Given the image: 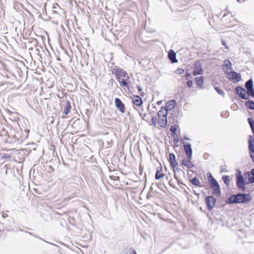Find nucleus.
Here are the masks:
<instances>
[{
  "mask_svg": "<svg viewBox=\"0 0 254 254\" xmlns=\"http://www.w3.org/2000/svg\"><path fill=\"white\" fill-rule=\"evenodd\" d=\"M252 199V196L249 193H238L232 194L226 200V203L228 204H234L238 203L248 204Z\"/></svg>",
  "mask_w": 254,
  "mask_h": 254,
  "instance_id": "f257e3e1",
  "label": "nucleus"
},
{
  "mask_svg": "<svg viewBox=\"0 0 254 254\" xmlns=\"http://www.w3.org/2000/svg\"><path fill=\"white\" fill-rule=\"evenodd\" d=\"M247 121L253 134V136L252 135L249 136L248 143L250 156L254 163V121L252 118L250 117L248 118Z\"/></svg>",
  "mask_w": 254,
  "mask_h": 254,
  "instance_id": "f03ea898",
  "label": "nucleus"
},
{
  "mask_svg": "<svg viewBox=\"0 0 254 254\" xmlns=\"http://www.w3.org/2000/svg\"><path fill=\"white\" fill-rule=\"evenodd\" d=\"M208 181L213 191V194L216 196H220L221 191L220 185L217 180L213 177L212 174L208 172L206 174Z\"/></svg>",
  "mask_w": 254,
  "mask_h": 254,
  "instance_id": "7ed1b4c3",
  "label": "nucleus"
},
{
  "mask_svg": "<svg viewBox=\"0 0 254 254\" xmlns=\"http://www.w3.org/2000/svg\"><path fill=\"white\" fill-rule=\"evenodd\" d=\"M236 186L238 190L243 191L246 190V187L243 186L244 183V178L242 175V172L240 170L237 169L236 173Z\"/></svg>",
  "mask_w": 254,
  "mask_h": 254,
  "instance_id": "20e7f679",
  "label": "nucleus"
},
{
  "mask_svg": "<svg viewBox=\"0 0 254 254\" xmlns=\"http://www.w3.org/2000/svg\"><path fill=\"white\" fill-rule=\"evenodd\" d=\"M112 73L115 74L117 79L120 81V79L121 77L124 78L127 77L128 79V76L127 72L123 68H121L119 66H116L114 67Z\"/></svg>",
  "mask_w": 254,
  "mask_h": 254,
  "instance_id": "39448f33",
  "label": "nucleus"
},
{
  "mask_svg": "<svg viewBox=\"0 0 254 254\" xmlns=\"http://www.w3.org/2000/svg\"><path fill=\"white\" fill-rule=\"evenodd\" d=\"M226 74L229 76L228 77L230 81H233L235 82H238L242 79L241 74L234 70L229 71H224Z\"/></svg>",
  "mask_w": 254,
  "mask_h": 254,
  "instance_id": "423d86ee",
  "label": "nucleus"
},
{
  "mask_svg": "<svg viewBox=\"0 0 254 254\" xmlns=\"http://www.w3.org/2000/svg\"><path fill=\"white\" fill-rule=\"evenodd\" d=\"M207 209L211 211L214 208L216 202V199L212 195L206 196L205 198Z\"/></svg>",
  "mask_w": 254,
  "mask_h": 254,
  "instance_id": "0eeeda50",
  "label": "nucleus"
},
{
  "mask_svg": "<svg viewBox=\"0 0 254 254\" xmlns=\"http://www.w3.org/2000/svg\"><path fill=\"white\" fill-rule=\"evenodd\" d=\"M183 147L185 152V154L187 157H192V150L191 148V145L189 142L183 141Z\"/></svg>",
  "mask_w": 254,
  "mask_h": 254,
  "instance_id": "6e6552de",
  "label": "nucleus"
},
{
  "mask_svg": "<svg viewBox=\"0 0 254 254\" xmlns=\"http://www.w3.org/2000/svg\"><path fill=\"white\" fill-rule=\"evenodd\" d=\"M236 92L239 97L241 99L247 100L249 99V96L246 95V90L241 86H238L236 88Z\"/></svg>",
  "mask_w": 254,
  "mask_h": 254,
  "instance_id": "1a4fd4ad",
  "label": "nucleus"
},
{
  "mask_svg": "<svg viewBox=\"0 0 254 254\" xmlns=\"http://www.w3.org/2000/svg\"><path fill=\"white\" fill-rule=\"evenodd\" d=\"M203 73V69L201 67V64L199 61H197L194 64V70L192 72V74L194 76L197 75L202 74Z\"/></svg>",
  "mask_w": 254,
  "mask_h": 254,
  "instance_id": "9d476101",
  "label": "nucleus"
},
{
  "mask_svg": "<svg viewBox=\"0 0 254 254\" xmlns=\"http://www.w3.org/2000/svg\"><path fill=\"white\" fill-rule=\"evenodd\" d=\"M251 171L250 172H246L244 174V176L246 179H248V181H245L244 180V183L243 184V186L244 187H246V185H248L249 184H253L254 183V178L252 176Z\"/></svg>",
  "mask_w": 254,
  "mask_h": 254,
  "instance_id": "9b49d317",
  "label": "nucleus"
},
{
  "mask_svg": "<svg viewBox=\"0 0 254 254\" xmlns=\"http://www.w3.org/2000/svg\"><path fill=\"white\" fill-rule=\"evenodd\" d=\"M115 104L116 107L122 113L125 112V107L122 100L119 98H116L115 99Z\"/></svg>",
  "mask_w": 254,
  "mask_h": 254,
  "instance_id": "f8f14e48",
  "label": "nucleus"
},
{
  "mask_svg": "<svg viewBox=\"0 0 254 254\" xmlns=\"http://www.w3.org/2000/svg\"><path fill=\"white\" fill-rule=\"evenodd\" d=\"M173 168L174 173V176L175 179L178 181L179 184H181L184 185V184L182 182L181 178L179 177V176H178V174H180L181 172H182L184 174H185L184 172L182 169H181L180 168L177 166Z\"/></svg>",
  "mask_w": 254,
  "mask_h": 254,
  "instance_id": "ddd939ff",
  "label": "nucleus"
},
{
  "mask_svg": "<svg viewBox=\"0 0 254 254\" xmlns=\"http://www.w3.org/2000/svg\"><path fill=\"white\" fill-rule=\"evenodd\" d=\"M177 104V102L175 99H172L168 101L165 105V106L164 107L166 110H167L168 112L169 111L172 110L174 108L175 106Z\"/></svg>",
  "mask_w": 254,
  "mask_h": 254,
  "instance_id": "4468645a",
  "label": "nucleus"
},
{
  "mask_svg": "<svg viewBox=\"0 0 254 254\" xmlns=\"http://www.w3.org/2000/svg\"><path fill=\"white\" fill-rule=\"evenodd\" d=\"M169 162L170 164L171 167L172 168H174L178 166V163L176 160V156L173 153L169 154Z\"/></svg>",
  "mask_w": 254,
  "mask_h": 254,
  "instance_id": "2eb2a0df",
  "label": "nucleus"
},
{
  "mask_svg": "<svg viewBox=\"0 0 254 254\" xmlns=\"http://www.w3.org/2000/svg\"><path fill=\"white\" fill-rule=\"evenodd\" d=\"M168 58L172 64L178 62V60L176 58V53L173 50L171 49L169 51Z\"/></svg>",
  "mask_w": 254,
  "mask_h": 254,
  "instance_id": "dca6fc26",
  "label": "nucleus"
},
{
  "mask_svg": "<svg viewBox=\"0 0 254 254\" xmlns=\"http://www.w3.org/2000/svg\"><path fill=\"white\" fill-rule=\"evenodd\" d=\"M192 159V157H187V159L184 158L182 160V164L186 167H187L188 168H191L194 166V164L191 162V160Z\"/></svg>",
  "mask_w": 254,
  "mask_h": 254,
  "instance_id": "f3484780",
  "label": "nucleus"
},
{
  "mask_svg": "<svg viewBox=\"0 0 254 254\" xmlns=\"http://www.w3.org/2000/svg\"><path fill=\"white\" fill-rule=\"evenodd\" d=\"M70 109H71L70 102L69 101L67 100L65 102V106H64L63 114L64 115V116L67 115L70 112ZM62 118H65V116H62Z\"/></svg>",
  "mask_w": 254,
  "mask_h": 254,
  "instance_id": "a211bd4d",
  "label": "nucleus"
},
{
  "mask_svg": "<svg viewBox=\"0 0 254 254\" xmlns=\"http://www.w3.org/2000/svg\"><path fill=\"white\" fill-rule=\"evenodd\" d=\"M132 102L137 106H140L143 104L142 98L138 95H134L132 98Z\"/></svg>",
  "mask_w": 254,
  "mask_h": 254,
  "instance_id": "6ab92c4d",
  "label": "nucleus"
},
{
  "mask_svg": "<svg viewBox=\"0 0 254 254\" xmlns=\"http://www.w3.org/2000/svg\"><path fill=\"white\" fill-rule=\"evenodd\" d=\"M158 124L161 127H165L167 126V117H158Z\"/></svg>",
  "mask_w": 254,
  "mask_h": 254,
  "instance_id": "aec40b11",
  "label": "nucleus"
},
{
  "mask_svg": "<svg viewBox=\"0 0 254 254\" xmlns=\"http://www.w3.org/2000/svg\"><path fill=\"white\" fill-rule=\"evenodd\" d=\"M195 81L197 85L201 88H203L204 83V77L202 76L196 77L195 78Z\"/></svg>",
  "mask_w": 254,
  "mask_h": 254,
  "instance_id": "412c9836",
  "label": "nucleus"
},
{
  "mask_svg": "<svg viewBox=\"0 0 254 254\" xmlns=\"http://www.w3.org/2000/svg\"><path fill=\"white\" fill-rule=\"evenodd\" d=\"M245 88H246L247 91L254 88L253 85V80L252 78H250L248 80H247L245 84Z\"/></svg>",
  "mask_w": 254,
  "mask_h": 254,
  "instance_id": "4be33fe9",
  "label": "nucleus"
},
{
  "mask_svg": "<svg viewBox=\"0 0 254 254\" xmlns=\"http://www.w3.org/2000/svg\"><path fill=\"white\" fill-rule=\"evenodd\" d=\"M168 112L166 110L164 106L162 107L158 112V117H167Z\"/></svg>",
  "mask_w": 254,
  "mask_h": 254,
  "instance_id": "5701e85b",
  "label": "nucleus"
},
{
  "mask_svg": "<svg viewBox=\"0 0 254 254\" xmlns=\"http://www.w3.org/2000/svg\"><path fill=\"white\" fill-rule=\"evenodd\" d=\"M245 105L248 108L254 110V101L252 100H249L245 102Z\"/></svg>",
  "mask_w": 254,
  "mask_h": 254,
  "instance_id": "b1692460",
  "label": "nucleus"
},
{
  "mask_svg": "<svg viewBox=\"0 0 254 254\" xmlns=\"http://www.w3.org/2000/svg\"><path fill=\"white\" fill-rule=\"evenodd\" d=\"M223 66V67H226L227 70L232 69V63L228 59H226L224 61Z\"/></svg>",
  "mask_w": 254,
  "mask_h": 254,
  "instance_id": "393cba45",
  "label": "nucleus"
},
{
  "mask_svg": "<svg viewBox=\"0 0 254 254\" xmlns=\"http://www.w3.org/2000/svg\"><path fill=\"white\" fill-rule=\"evenodd\" d=\"M190 183L194 186L197 187H201V186L200 185V181L199 179L196 177H193L191 180Z\"/></svg>",
  "mask_w": 254,
  "mask_h": 254,
  "instance_id": "a878e982",
  "label": "nucleus"
},
{
  "mask_svg": "<svg viewBox=\"0 0 254 254\" xmlns=\"http://www.w3.org/2000/svg\"><path fill=\"white\" fill-rule=\"evenodd\" d=\"M164 176V174L162 172V169L160 170H157L155 174V179L160 180Z\"/></svg>",
  "mask_w": 254,
  "mask_h": 254,
  "instance_id": "bb28decb",
  "label": "nucleus"
},
{
  "mask_svg": "<svg viewBox=\"0 0 254 254\" xmlns=\"http://www.w3.org/2000/svg\"><path fill=\"white\" fill-rule=\"evenodd\" d=\"M222 179L226 186H229L230 185V181L229 176H223Z\"/></svg>",
  "mask_w": 254,
  "mask_h": 254,
  "instance_id": "cd10ccee",
  "label": "nucleus"
},
{
  "mask_svg": "<svg viewBox=\"0 0 254 254\" xmlns=\"http://www.w3.org/2000/svg\"><path fill=\"white\" fill-rule=\"evenodd\" d=\"M214 89L218 94L221 95L223 97L225 96V92L222 89H221L220 88L217 86L215 87Z\"/></svg>",
  "mask_w": 254,
  "mask_h": 254,
  "instance_id": "c85d7f7f",
  "label": "nucleus"
},
{
  "mask_svg": "<svg viewBox=\"0 0 254 254\" xmlns=\"http://www.w3.org/2000/svg\"><path fill=\"white\" fill-rule=\"evenodd\" d=\"M177 129V127L176 125H174L171 127L170 131L172 133L173 135H176V131Z\"/></svg>",
  "mask_w": 254,
  "mask_h": 254,
  "instance_id": "c756f323",
  "label": "nucleus"
},
{
  "mask_svg": "<svg viewBox=\"0 0 254 254\" xmlns=\"http://www.w3.org/2000/svg\"><path fill=\"white\" fill-rule=\"evenodd\" d=\"M157 120L158 119H157L156 116H152L151 117L152 124L155 127H156V123H157Z\"/></svg>",
  "mask_w": 254,
  "mask_h": 254,
  "instance_id": "7c9ffc66",
  "label": "nucleus"
},
{
  "mask_svg": "<svg viewBox=\"0 0 254 254\" xmlns=\"http://www.w3.org/2000/svg\"><path fill=\"white\" fill-rule=\"evenodd\" d=\"M247 96L252 97L253 98H254V88L247 91Z\"/></svg>",
  "mask_w": 254,
  "mask_h": 254,
  "instance_id": "2f4dec72",
  "label": "nucleus"
},
{
  "mask_svg": "<svg viewBox=\"0 0 254 254\" xmlns=\"http://www.w3.org/2000/svg\"><path fill=\"white\" fill-rule=\"evenodd\" d=\"M128 79L127 78L126 79H123L122 80V81L120 82L121 86H127V80Z\"/></svg>",
  "mask_w": 254,
  "mask_h": 254,
  "instance_id": "473e14b6",
  "label": "nucleus"
},
{
  "mask_svg": "<svg viewBox=\"0 0 254 254\" xmlns=\"http://www.w3.org/2000/svg\"><path fill=\"white\" fill-rule=\"evenodd\" d=\"M185 72V70L183 68H178L176 71H175V73L176 74H182L183 73H184Z\"/></svg>",
  "mask_w": 254,
  "mask_h": 254,
  "instance_id": "72a5a7b5",
  "label": "nucleus"
},
{
  "mask_svg": "<svg viewBox=\"0 0 254 254\" xmlns=\"http://www.w3.org/2000/svg\"><path fill=\"white\" fill-rule=\"evenodd\" d=\"M184 76L185 77L186 79H187V80L191 79V76L190 75V72H188L187 70H186Z\"/></svg>",
  "mask_w": 254,
  "mask_h": 254,
  "instance_id": "f704fd0d",
  "label": "nucleus"
},
{
  "mask_svg": "<svg viewBox=\"0 0 254 254\" xmlns=\"http://www.w3.org/2000/svg\"><path fill=\"white\" fill-rule=\"evenodd\" d=\"M186 84L188 87L191 88L193 85V81L191 79H189L187 81Z\"/></svg>",
  "mask_w": 254,
  "mask_h": 254,
  "instance_id": "c9c22d12",
  "label": "nucleus"
},
{
  "mask_svg": "<svg viewBox=\"0 0 254 254\" xmlns=\"http://www.w3.org/2000/svg\"><path fill=\"white\" fill-rule=\"evenodd\" d=\"M140 116H142L143 120L146 121L147 123L149 122V118H147V115L146 114H140Z\"/></svg>",
  "mask_w": 254,
  "mask_h": 254,
  "instance_id": "e433bc0d",
  "label": "nucleus"
},
{
  "mask_svg": "<svg viewBox=\"0 0 254 254\" xmlns=\"http://www.w3.org/2000/svg\"><path fill=\"white\" fill-rule=\"evenodd\" d=\"M174 137V141L176 143H178L179 141V138L178 137V134L176 133V135H173Z\"/></svg>",
  "mask_w": 254,
  "mask_h": 254,
  "instance_id": "4c0bfd02",
  "label": "nucleus"
},
{
  "mask_svg": "<svg viewBox=\"0 0 254 254\" xmlns=\"http://www.w3.org/2000/svg\"><path fill=\"white\" fill-rule=\"evenodd\" d=\"M221 43L222 45H223L225 48L228 49L229 47H228L227 44L226 43L225 41L223 39H221Z\"/></svg>",
  "mask_w": 254,
  "mask_h": 254,
  "instance_id": "58836bf2",
  "label": "nucleus"
},
{
  "mask_svg": "<svg viewBox=\"0 0 254 254\" xmlns=\"http://www.w3.org/2000/svg\"><path fill=\"white\" fill-rule=\"evenodd\" d=\"M136 87H137L138 91L141 92L142 90V88L140 86L137 85Z\"/></svg>",
  "mask_w": 254,
  "mask_h": 254,
  "instance_id": "ea45409f",
  "label": "nucleus"
},
{
  "mask_svg": "<svg viewBox=\"0 0 254 254\" xmlns=\"http://www.w3.org/2000/svg\"><path fill=\"white\" fill-rule=\"evenodd\" d=\"M110 178L113 180H116V177H115L114 176H110ZM117 178H118V179H119V177H117Z\"/></svg>",
  "mask_w": 254,
  "mask_h": 254,
  "instance_id": "a19ab883",
  "label": "nucleus"
},
{
  "mask_svg": "<svg viewBox=\"0 0 254 254\" xmlns=\"http://www.w3.org/2000/svg\"><path fill=\"white\" fill-rule=\"evenodd\" d=\"M190 140V138H189L187 136H185L183 137V138L182 139V140Z\"/></svg>",
  "mask_w": 254,
  "mask_h": 254,
  "instance_id": "79ce46f5",
  "label": "nucleus"
},
{
  "mask_svg": "<svg viewBox=\"0 0 254 254\" xmlns=\"http://www.w3.org/2000/svg\"><path fill=\"white\" fill-rule=\"evenodd\" d=\"M246 0H237V2L242 3L245 1Z\"/></svg>",
  "mask_w": 254,
  "mask_h": 254,
  "instance_id": "37998d69",
  "label": "nucleus"
},
{
  "mask_svg": "<svg viewBox=\"0 0 254 254\" xmlns=\"http://www.w3.org/2000/svg\"><path fill=\"white\" fill-rule=\"evenodd\" d=\"M162 101L160 100V101H157V104L158 105H160L162 104Z\"/></svg>",
  "mask_w": 254,
  "mask_h": 254,
  "instance_id": "c03bdc74",
  "label": "nucleus"
},
{
  "mask_svg": "<svg viewBox=\"0 0 254 254\" xmlns=\"http://www.w3.org/2000/svg\"><path fill=\"white\" fill-rule=\"evenodd\" d=\"M10 156L8 155H6L3 156L4 158H10Z\"/></svg>",
  "mask_w": 254,
  "mask_h": 254,
  "instance_id": "a18cd8bd",
  "label": "nucleus"
},
{
  "mask_svg": "<svg viewBox=\"0 0 254 254\" xmlns=\"http://www.w3.org/2000/svg\"><path fill=\"white\" fill-rule=\"evenodd\" d=\"M7 216V214L4 213H3L2 214V216L3 218H5Z\"/></svg>",
  "mask_w": 254,
  "mask_h": 254,
  "instance_id": "49530a36",
  "label": "nucleus"
},
{
  "mask_svg": "<svg viewBox=\"0 0 254 254\" xmlns=\"http://www.w3.org/2000/svg\"><path fill=\"white\" fill-rule=\"evenodd\" d=\"M144 95V94L143 92H141L140 93V96H141L142 97H143Z\"/></svg>",
  "mask_w": 254,
  "mask_h": 254,
  "instance_id": "de8ad7c7",
  "label": "nucleus"
},
{
  "mask_svg": "<svg viewBox=\"0 0 254 254\" xmlns=\"http://www.w3.org/2000/svg\"><path fill=\"white\" fill-rule=\"evenodd\" d=\"M132 254H137L136 252H135V251H133V252H132Z\"/></svg>",
  "mask_w": 254,
  "mask_h": 254,
  "instance_id": "09e8293b",
  "label": "nucleus"
},
{
  "mask_svg": "<svg viewBox=\"0 0 254 254\" xmlns=\"http://www.w3.org/2000/svg\"><path fill=\"white\" fill-rule=\"evenodd\" d=\"M169 184H170V186H171V187H173V188H174V186H173V185H172L170 184V183H169Z\"/></svg>",
  "mask_w": 254,
  "mask_h": 254,
  "instance_id": "8fccbe9b",
  "label": "nucleus"
},
{
  "mask_svg": "<svg viewBox=\"0 0 254 254\" xmlns=\"http://www.w3.org/2000/svg\"><path fill=\"white\" fill-rule=\"evenodd\" d=\"M26 232V233H29V234L30 235H32V234H31V233H30V232Z\"/></svg>",
  "mask_w": 254,
  "mask_h": 254,
  "instance_id": "3c124183",
  "label": "nucleus"
},
{
  "mask_svg": "<svg viewBox=\"0 0 254 254\" xmlns=\"http://www.w3.org/2000/svg\"><path fill=\"white\" fill-rule=\"evenodd\" d=\"M165 0L166 1V3H167L168 4H169V2H168V0Z\"/></svg>",
  "mask_w": 254,
  "mask_h": 254,
  "instance_id": "603ef678",
  "label": "nucleus"
},
{
  "mask_svg": "<svg viewBox=\"0 0 254 254\" xmlns=\"http://www.w3.org/2000/svg\"><path fill=\"white\" fill-rule=\"evenodd\" d=\"M194 194H195V195H198L199 194L198 193H196V192H195V193H194Z\"/></svg>",
  "mask_w": 254,
  "mask_h": 254,
  "instance_id": "864d4df0",
  "label": "nucleus"
},
{
  "mask_svg": "<svg viewBox=\"0 0 254 254\" xmlns=\"http://www.w3.org/2000/svg\"><path fill=\"white\" fill-rule=\"evenodd\" d=\"M140 171H142L141 168L140 167Z\"/></svg>",
  "mask_w": 254,
  "mask_h": 254,
  "instance_id": "5fc2aeb1",
  "label": "nucleus"
},
{
  "mask_svg": "<svg viewBox=\"0 0 254 254\" xmlns=\"http://www.w3.org/2000/svg\"><path fill=\"white\" fill-rule=\"evenodd\" d=\"M178 176L179 177V176H180V174H178Z\"/></svg>",
  "mask_w": 254,
  "mask_h": 254,
  "instance_id": "6e6d98bb",
  "label": "nucleus"
}]
</instances>
